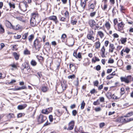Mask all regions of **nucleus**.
<instances>
[{"instance_id": "obj_1", "label": "nucleus", "mask_w": 133, "mask_h": 133, "mask_svg": "<svg viewBox=\"0 0 133 133\" xmlns=\"http://www.w3.org/2000/svg\"><path fill=\"white\" fill-rule=\"evenodd\" d=\"M113 22L115 30L121 32L123 31L125 24L122 19L115 18L113 20Z\"/></svg>"}, {"instance_id": "obj_2", "label": "nucleus", "mask_w": 133, "mask_h": 133, "mask_svg": "<svg viewBox=\"0 0 133 133\" xmlns=\"http://www.w3.org/2000/svg\"><path fill=\"white\" fill-rule=\"evenodd\" d=\"M21 69L22 73L26 74L27 72L30 73L33 72L32 68H30L28 61L25 62L22 65Z\"/></svg>"}, {"instance_id": "obj_3", "label": "nucleus", "mask_w": 133, "mask_h": 133, "mask_svg": "<svg viewBox=\"0 0 133 133\" xmlns=\"http://www.w3.org/2000/svg\"><path fill=\"white\" fill-rule=\"evenodd\" d=\"M64 110L62 108L56 109L54 112L55 123H57L61 120L60 117L62 115L64 112Z\"/></svg>"}, {"instance_id": "obj_4", "label": "nucleus", "mask_w": 133, "mask_h": 133, "mask_svg": "<svg viewBox=\"0 0 133 133\" xmlns=\"http://www.w3.org/2000/svg\"><path fill=\"white\" fill-rule=\"evenodd\" d=\"M61 85L62 88V90L59 88H57L56 89L57 92L58 94H60L64 92L68 87L66 82L64 81L61 82Z\"/></svg>"}, {"instance_id": "obj_5", "label": "nucleus", "mask_w": 133, "mask_h": 133, "mask_svg": "<svg viewBox=\"0 0 133 133\" xmlns=\"http://www.w3.org/2000/svg\"><path fill=\"white\" fill-rule=\"evenodd\" d=\"M28 7L27 2L25 1H24L20 2L19 4V9L23 12L26 11L27 10V7Z\"/></svg>"}, {"instance_id": "obj_6", "label": "nucleus", "mask_w": 133, "mask_h": 133, "mask_svg": "<svg viewBox=\"0 0 133 133\" xmlns=\"http://www.w3.org/2000/svg\"><path fill=\"white\" fill-rule=\"evenodd\" d=\"M41 44L40 42H34L32 48L34 52H37L40 50L41 47Z\"/></svg>"}, {"instance_id": "obj_7", "label": "nucleus", "mask_w": 133, "mask_h": 133, "mask_svg": "<svg viewBox=\"0 0 133 133\" xmlns=\"http://www.w3.org/2000/svg\"><path fill=\"white\" fill-rule=\"evenodd\" d=\"M46 119V117L42 114H40L39 115H38L36 118L37 122L39 124L43 123Z\"/></svg>"}, {"instance_id": "obj_8", "label": "nucleus", "mask_w": 133, "mask_h": 133, "mask_svg": "<svg viewBox=\"0 0 133 133\" xmlns=\"http://www.w3.org/2000/svg\"><path fill=\"white\" fill-rule=\"evenodd\" d=\"M120 79L122 82H124L128 84L131 81L132 76L128 75L126 77H121Z\"/></svg>"}, {"instance_id": "obj_9", "label": "nucleus", "mask_w": 133, "mask_h": 133, "mask_svg": "<svg viewBox=\"0 0 133 133\" xmlns=\"http://www.w3.org/2000/svg\"><path fill=\"white\" fill-rule=\"evenodd\" d=\"M93 31H90L89 33L87 35V38L89 40H90L94 42L95 41H96V42H99V39L98 37L96 38V39L95 40V38L94 36H93Z\"/></svg>"}, {"instance_id": "obj_10", "label": "nucleus", "mask_w": 133, "mask_h": 133, "mask_svg": "<svg viewBox=\"0 0 133 133\" xmlns=\"http://www.w3.org/2000/svg\"><path fill=\"white\" fill-rule=\"evenodd\" d=\"M97 2L96 0H95L93 3H89L88 6V10L89 11H93L95 8Z\"/></svg>"}, {"instance_id": "obj_11", "label": "nucleus", "mask_w": 133, "mask_h": 133, "mask_svg": "<svg viewBox=\"0 0 133 133\" xmlns=\"http://www.w3.org/2000/svg\"><path fill=\"white\" fill-rule=\"evenodd\" d=\"M48 19L49 20L53 21L55 22L56 24H57V23H58V21L57 19V17L55 16H51L48 17L46 18L43 19V21H46Z\"/></svg>"}, {"instance_id": "obj_12", "label": "nucleus", "mask_w": 133, "mask_h": 133, "mask_svg": "<svg viewBox=\"0 0 133 133\" xmlns=\"http://www.w3.org/2000/svg\"><path fill=\"white\" fill-rule=\"evenodd\" d=\"M133 120V118H128L126 116L121 117L120 118V121L122 123H126Z\"/></svg>"}, {"instance_id": "obj_13", "label": "nucleus", "mask_w": 133, "mask_h": 133, "mask_svg": "<svg viewBox=\"0 0 133 133\" xmlns=\"http://www.w3.org/2000/svg\"><path fill=\"white\" fill-rule=\"evenodd\" d=\"M69 67L70 69L72 72H76L78 68V67L76 65V64L72 62L70 63Z\"/></svg>"}, {"instance_id": "obj_14", "label": "nucleus", "mask_w": 133, "mask_h": 133, "mask_svg": "<svg viewBox=\"0 0 133 133\" xmlns=\"http://www.w3.org/2000/svg\"><path fill=\"white\" fill-rule=\"evenodd\" d=\"M75 124V121L74 120L71 121L68 124V130H71L73 129Z\"/></svg>"}, {"instance_id": "obj_15", "label": "nucleus", "mask_w": 133, "mask_h": 133, "mask_svg": "<svg viewBox=\"0 0 133 133\" xmlns=\"http://www.w3.org/2000/svg\"><path fill=\"white\" fill-rule=\"evenodd\" d=\"M9 66L12 68L11 69L12 70H14L15 69H17L19 67V64L18 62L15 63L14 62L12 64H10Z\"/></svg>"}, {"instance_id": "obj_16", "label": "nucleus", "mask_w": 133, "mask_h": 133, "mask_svg": "<svg viewBox=\"0 0 133 133\" xmlns=\"http://www.w3.org/2000/svg\"><path fill=\"white\" fill-rule=\"evenodd\" d=\"M77 49L74 50L73 54L74 56L76 58L82 59V57L81 55V53L80 52H78L77 54Z\"/></svg>"}, {"instance_id": "obj_17", "label": "nucleus", "mask_w": 133, "mask_h": 133, "mask_svg": "<svg viewBox=\"0 0 133 133\" xmlns=\"http://www.w3.org/2000/svg\"><path fill=\"white\" fill-rule=\"evenodd\" d=\"M78 17H75L74 16H73L71 17V23L73 25H76L77 23Z\"/></svg>"}, {"instance_id": "obj_18", "label": "nucleus", "mask_w": 133, "mask_h": 133, "mask_svg": "<svg viewBox=\"0 0 133 133\" xmlns=\"http://www.w3.org/2000/svg\"><path fill=\"white\" fill-rule=\"evenodd\" d=\"M88 24L90 27L93 29L94 26L96 25V22L94 19H91L89 20Z\"/></svg>"}, {"instance_id": "obj_19", "label": "nucleus", "mask_w": 133, "mask_h": 133, "mask_svg": "<svg viewBox=\"0 0 133 133\" xmlns=\"http://www.w3.org/2000/svg\"><path fill=\"white\" fill-rule=\"evenodd\" d=\"M41 90L43 92H46L48 90L49 88L47 86V84H46L41 86L40 88Z\"/></svg>"}, {"instance_id": "obj_20", "label": "nucleus", "mask_w": 133, "mask_h": 133, "mask_svg": "<svg viewBox=\"0 0 133 133\" xmlns=\"http://www.w3.org/2000/svg\"><path fill=\"white\" fill-rule=\"evenodd\" d=\"M6 25L8 28H9L10 29H12L14 30H18L19 29L15 28L14 26H13L11 23L7 21L6 23Z\"/></svg>"}, {"instance_id": "obj_21", "label": "nucleus", "mask_w": 133, "mask_h": 133, "mask_svg": "<svg viewBox=\"0 0 133 133\" xmlns=\"http://www.w3.org/2000/svg\"><path fill=\"white\" fill-rule=\"evenodd\" d=\"M52 22L51 21L48 20L46 22V23L44 24V26L46 29V28L50 29V26L52 24Z\"/></svg>"}, {"instance_id": "obj_22", "label": "nucleus", "mask_w": 133, "mask_h": 133, "mask_svg": "<svg viewBox=\"0 0 133 133\" xmlns=\"http://www.w3.org/2000/svg\"><path fill=\"white\" fill-rule=\"evenodd\" d=\"M119 7L120 11L122 13L125 14L127 11V9L125 8L124 6L122 5H120Z\"/></svg>"}, {"instance_id": "obj_23", "label": "nucleus", "mask_w": 133, "mask_h": 133, "mask_svg": "<svg viewBox=\"0 0 133 133\" xmlns=\"http://www.w3.org/2000/svg\"><path fill=\"white\" fill-rule=\"evenodd\" d=\"M36 57L38 59V61L41 63H43L44 61V58L41 56L37 55Z\"/></svg>"}, {"instance_id": "obj_24", "label": "nucleus", "mask_w": 133, "mask_h": 133, "mask_svg": "<svg viewBox=\"0 0 133 133\" xmlns=\"http://www.w3.org/2000/svg\"><path fill=\"white\" fill-rule=\"evenodd\" d=\"M12 55L16 60L19 59L20 56L19 54H18L16 52H14L12 53Z\"/></svg>"}, {"instance_id": "obj_25", "label": "nucleus", "mask_w": 133, "mask_h": 133, "mask_svg": "<svg viewBox=\"0 0 133 133\" xmlns=\"http://www.w3.org/2000/svg\"><path fill=\"white\" fill-rule=\"evenodd\" d=\"M28 35L29 32H28L25 33L23 35L22 37V39L25 41H27V39H28Z\"/></svg>"}, {"instance_id": "obj_26", "label": "nucleus", "mask_w": 133, "mask_h": 133, "mask_svg": "<svg viewBox=\"0 0 133 133\" xmlns=\"http://www.w3.org/2000/svg\"><path fill=\"white\" fill-rule=\"evenodd\" d=\"M105 26L108 30H110L111 27V25L109 21L105 22Z\"/></svg>"}, {"instance_id": "obj_27", "label": "nucleus", "mask_w": 133, "mask_h": 133, "mask_svg": "<svg viewBox=\"0 0 133 133\" xmlns=\"http://www.w3.org/2000/svg\"><path fill=\"white\" fill-rule=\"evenodd\" d=\"M38 15L39 14L38 12L37 11H34L31 14L32 18L35 19L36 17H38Z\"/></svg>"}, {"instance_id": "obj_28", "label": "nucleus", "mask_w": 133, "mask_h": 133, "mask_svg": "<svg viewBox=\"0 0 133 133\" xmlns=\"http://www.w3.org/2000/svg\"><path fill=\"white\" fill-rule=\"evenodd\" d=\"M105 50L104 46H103L101 50V57H106L105 55Z\"/></svg>"}, {"instance_id": "obj_29", "label": "nucleus", "mask_w": 133, "mask_h": 133, "mask_svg": "<svg viewBox=\"0 0 133 133\" xmlns=\"http://www.w3.org/2000/svg\"><path fill=\"white\" fill-rule=\"evenodd\" d=\"M109 51L110 52L112 53L114 51V50L115 49V47L113 44H111L109 46Z\"/></svg>"}, {"instance_id": "obj_30", "label": "nucleus", "mask_w": 133, "mask_h": 133, "mask_svg": "<svg viewBox=\"0 0 133 133\" xmlns=\"http://www.w3.org/2000/svg\"><path fill=\"white\" fill-rule=\"evenodd\" d=\"M35 38V34H32L28 36V40L29 42H32Z\"/></svg>"}, {"instance_id": "obj_31", "label": "nucleus", "mask_w": 133, "mask_h": 133, "mask_svg": "<svg viewBox=\"0 0 133 133\" xmlns=\"http://www.w3.org/2000/svg\"><path fill=\"white\" fill-rule=\"evenodd\" d=\"M16 82V79H13L11 80L10 82H7L6 84L9 85H15Z\"/></svg>"}, {"instance_id": "obj_32", "label": "nucleus", "mask_w": 133, "mask_h": 133, "mask_svg": "<svg viewBox=\"0 0 133 133\" xmlns=\"http://www.w3.org/2000/svg\"><path fill=\"white\" fill-rule=\"evenodd\" d=\"M59 20L62 22L68 23L69 21V19L65 17H62L59 19Z\"/></svg>"}, {"instance_id": "obj_33", "label": "nucleus", "mask_w": 133, "mask_h": 133, "mask_svg": "<svg viewBox=\"0 0 133 133\" xmlns=\"http://www.w3.org/2000/svg\"><path fill=\"white\" fill-rule=\"evenodd\" d=\"M61 39L62 42L67 41V35L65 34H63L61 36Z\"/></svg>"}, {"instance_id": "obj_34", "label": "nucleus", "mask_w": 133, "mask_h": 133, "mask_svg": "<svg viewBox=\"0 0 133 133\" xmlns=\"http://www.w3.org/2000/svg\"><path fill=\"white\" fill-rule=\"evenodd\" d=\"M27 106L26 104L23 105H19L17 107V109L19 110H21L25 109Z\"/></svg>"}, {"instance_id": "obj_35", "label": "nucleus", "mask_w": 133, "mask_h": 133, "mask_svg": "<svg viewBox=\"0 0 133 133\" xmlns=\"http://www.w3.org/2000/svg\"><path fill=\"white\" fill-rule=\"evenodd\" d=\"M86 3L83 0H81L80 5L83 9H85L86 6Z\"/></svg>"}, {"instance_id": "obj_36", "label": "nucleus", "mask_w": 133, "mask_h": 133, "mask_svg": "<svg viewBox=\"0 0 133 133\" xmlns=\"http://www.w3.org/2000/svg\"><path fill=\"white\" fill-rule=\"evenodd\" d=\"M31 25L32 27H34L36 25V22L35 19H31L30 21Z\"/></svg>"}, {"instance_id": "obj_37", "label": "nucleus", "mask_w": 133, "mask_h": 133, "mask_svg": "<svg viewBox=\"0 0 133 133\" xmlns=\"http://www.w3.org/2000/svg\"><path fill=\"white\" fill-rule=\"evenodd\" d=\"M8 4L11 9H14L15 8V4L10 2H8Z\"/></svg>"}, {"instance_id": "obj_38", "label": "nucleus", "mask_w": 133, "mask_h": 133, "mask_svg": "<svg viewBox=\"0 0 133 133\" xmlns=\"http://www.w3.org/2000/svg\"><path fill=\"white\" fill-rule=\"evenodd\" d=\"M100 59L96 56H95L91 59V62L92 63H95L96 62H99Z\"/></svg>"}, {"instance_id": "obj_39", "label": "nucleus", "mask_w": 133, "mask_h": 133, "mask_svg": "<svg viewBox=\"0 0 133 133\" xmlns=\"http://www.w3.org/2000/svg\"><path fill=\"white\" fill-rule=\"evenodd\" d=\"M108 4H103L101 5V7L103 10H106L108 8Z\"/></svg>"}, {"instance_id": "obj_40", "label": "nucleus", "mask_w": 133, "mask_h": 133, "mask_svg": "<svg viewBox=\"0 0 133 133\" xmlns=\"http://www.w3.org/2000/svg\"><path fill=\"white\" fill-rule=\"evenodd\" d=\"M30 64L32 66H35L37 65V63L35 60L32 59L30 62Z\"/></svg>"}, {"instance_id": "obj_41", "label": "nucleus", "mask_w": 133, "mask_h": 133, "mask_svg": "<svg viewBox=\"0 0 133 133\" xmlns=\"http://www.w3.org/2000/svg\"><path fill=\"white\" fill-rule=\"evenodd\" d=\"M97 34L101 38H102L104 37V34L103 32L101 31H99L97 32Z\"/></svg>"}, {"instance_id": "obj_42", "label": "nucleus", "mask_w": 133, "mask_h": 133, "mask_svg": "<svg viewBox=\"0 0 133 133\" xmlns=\"http://www.w3.org/2000/svg\"><path fill=\"white\" fill-rule=\"evenodd\" d=\"M24 54L25 55H30V52L27 48H26L23 52Z\"/></svg>"}, {"instance_id": "obj_43", "label": "nucleus", "mask_w": 133, "mask_h": 133, "mask_svg": "<svg viewBox=\"0 0 133 133\" xmlns=\"http://www.w3.org/2000/svg\"><path fill=\"white\" fill-rule=\"evenodd\" d=\"M64 14L65 17L69 19L70 15L69 11L67 10L66 11Z\"/></svg>"}, {"instance_id": "obj_44", "label": "nucleus", "mask_w": 133, "mask_h": 133, "mask_svg": "<svg viewBox=\"0 0 133 133\" xmlns=\"http://www.w3.org/2000/svg\"><path fill=\"white\" fill-rule=\"evenodd\" d=\"M101 43L100 42H96L95 44V48L96 49H99Z\"/></svg>"}, {"instance_id": "obj_45", "label": "nucleus", "mask_w": 133, "mask_h": 133, "mask_svg": "<svg viewBox=\"0 0 133 133\" xmlns=\"http://www.w3.org/2000/svg\"><path fill=\"white\" fill-rule=\"evenodd\" d=\"M127 38H118L117 40L118 42H126L127 41Z\"/></svg>"}, {"instance_id": "obj_46", "label": "nucleus", "mask_w": 133, "mask_h": 133, "mask_svg": "<svg viewBox=\"0 0 133 133\" xmlns=\"http://www.w3.org/2000/svg\"><path fill=\"white\" fill-rule=\"evenodd\" d=\"M98 92L97 91L95 88H93L90 91V93L91 94H94L97 93Z\"/></svg>"}, {"instance_id": "obj_47", "label": "nucleus", "mask_w": 133, "mask_h": 133, "mask_svg": "<svg viewBox=\"0 0 133 133\" xmlns=\"http://www.w3.org/2000/svg\"><path fill=\"white\" fill-rule=\"evenodd\" d=\"M49 118L50 121L51 122H52L54 120L55 121V117L54 118L53 117V116L52 115H50L49 116Z\"/></svg>"}, {"instance_id": "obj_48", "label": "nucleus", "mask_w": 133, "mask_h": 133, "mask_svg": "<svg viewBox=\"0 0 133 133\" xmlns=\"http://www.w3.org/2000/svg\"><path fill=\"white\" fill-rule=\"evenodd\" d=\"M44 46V48L46 49L50 48V45H49V42H47L45 43Z\"/></svg>"}, {"instance_id": "obj_49", "label": "nucleus", "mask_w": 133, "mask_h": 133, "mask_svg": "<svg viewBox=\"0 0 133 133\" xmlns=\"http://www.w3.org/2000/svg\"><path fill=\"white\" fill-rule=\"evenodd\" d=\"M121 91L120 92V94L121 96H122L125 93V89L124 88L122 87L120 89Z\"/></svg>"}, {"instance_id": "obj_50", "label": "nucleus", "mask_w": 133, "mask_h": 133, "mask_svg": "<svg viewBox=\"0 0 133 133\" xmlns=\"http://www.w3.org/2000/svg\"><path fill=\"white\" fill-rule=\"evenodd\" d=\"M76 78L75 75L74 74H72V75L69 76H68V78L69 79H74Z\"/></svg>"}, {"instance_id": "obj_51", "label": "nucleus", "mask_w": 133, "mask_h": 133, "mask_svg": "<svg viewBox=\"0 0 133 133\" xmlns=\"http://www.w3.org/2000/svg\"><path fill=\"white\" fill-rule=\"evenodd\" d=\"M41 112L47 115L49 114V112L46 109H43L42 110Z\"/></svg>"}, {"instance_id": "obj_52", "label": "nucleus", "mask_w": 133, "mask_h": 133, "mask_svg": "<svg viewBox=\"0 0 133 133\" xmlns=\"http://www.w3.org/2000/svg\"><path fill=\"white\" fill-rule=\"evenodd\" d=\"M85 105V103L84 101H83L81 104V109L82 110L84 108Z\"/></svg>"}, {"instance_id": "obj_53", "label": "nucleus", "mask_w": 133, "mask_h": 133, "mask_svg": "<svg viewBox=\"0 0 133 133\" xmlns=\"http://www.w3.org/2000/svg\"><path fill=\"white\" fill-rule=\"evenodd\" d=\"M25 115V114L24 113H20L17 114V117L18 118H19L21 117L22 116H24Z\"/></svg>"}, {"instance_id": "obj_54", "label": "nucleus", "mask_w": 133, "mask_h": 133, "mask_svg": "<svg viewBox=\"0 0 133 133\" xmlns=\"http://www.w3.org/2000/svg\"><path fill=\"white\" fill-rule=\"evenodd\" d=\"M101 67L99 65H98L94 67V69L97 71H99L101 69Z\"/></svg>"}, {"instance_id": "obj_55", "label": "nucleus", "mask_w": 133, "mask_h": 133, "mask_svg": "<svg viewBox=\"0 0 133 133\" xmlns=\"http://www.w3.org/2000/svg\"><path fill=\"white\" fill-rule=\"evenodd\" d=\"M96 13V11H94L92 12H91L90 14V16L91 17H93L95 16Z\"/></svg>"}, {"instance_id": "obj_56", "label": "nucleus", "mask_w": 133, "mask_h": 133, "mask_svg": "<svg viewBox=\"0 0 133 133\" xmlns=\"http://www.w3.org/2000/svg\"><path fill=\"white\" fill-rule=\"evenodd\" d=\"M0 31L2 33H4L5 32L4 29L1 24H0Z\"/></svg>"}, {"instance_id": "obj_57", "label": "nucleus", "mask_w": 133, "mask_h": 133, "mask_svg": "<svg viewBox=\"0 0 133 133\" xmlns=\"http://www.w3.org/2000/svg\"><path fill=\"white\" fill-rule=\"evenodd\" d=\"M93 84L94 86L98 87L99 82L97 80H96L93 82Z\"/></svg>"}, {"instance_id": "obj_58", "label": "nucleus", "mask_w": 133, "mask_h": 133, "mask_svg": "<svg viewBox=\"0 0 133 133\" xmlns=\"http://www.w3.org/2000/svg\"><path fill=\"white\" fill-rule=\"evenodd\" d=\"M124 52H125L127 54H128L129 53L130 50V49L128 47H126L124 49Z\"/></svg>"}, {"instance_id": "obj_59", "label": "nucleus", "mask_w": 133, "mask_h": 133, "mask_svg": "<svg viewBox=\"0 0 133 133\" xmlns=\"http://www.w3.org/2000/svg\"><path fill=\"white\" fill-rule=\"evenodd\" d=\"M104 84H103L99 86H98V90H101L104 87Z\"/></svg>"}, {"instance_id": "obj_60", "label": "nucleus", "mask_w": 133, "mask_h": 133, "mask_svg": "<svg viewBox=\"0 0 133 133\" xmlns=\"http://www.w3.org/2000/svg\"><path fill=\"white\" fill-rule=\"evenodd\" d=\"M77 113L78 112L76 110H74L72 111V115L74 116H75Z\"/></svg>"}, {"instance_id": "obj_61", "label": "nucleus", "mask_w": 133, "mask_h": 133, "mask_svg": "<svg viewBox=\"0 0 133 133\" xmlns=\"http://www.w3.org/2000/svg\"><path fill=\"white\" fill-rule=\"evenodd\" d=\"M100 103L99 102L98 99L96 101H94L93 103V104L94 105H96L100 104Z\"/></svg>"}, {"instance_id": "obj_62", "label": "nucleus", "mask_w": 133, "mask_h": 133, "mask_svg": "<svg viewBox=\"0 0 133 133\" xmlns=\"http://www.w3.org/2000/svg\"><path fill=\"white\" fill-rule=\"evenodd\" d=\"M114 77L111 75L110 74H109L106 77V79L107 80L113 78Z\"/></svg>"}, {"instance_id": "obj_63", "label": "nucleus", "mask_w": 133, "mask_h": 133, "mask_svg": "<svg viewBox=\"0 0 133 133\" xmlns=\"http://www.w3.org/2000/svg\"><path fill=\"white\" fill-rule=\"evenodd\" d=\"M112 98L114 99H117L119 98H118V97L115 94H114L112 95Z\"/></svg>"}, {"instance_id": "obj_64", "label": "nucleus", "mask_w": 133, "mask_h": 133, "mask_svg": "<svg viewBox=\"0 0 133 133\" xmlns=\"http://www.w3.org/2000/svg\"><path fill=\"white\" fill-rule=\"evenodd\" d=\"M133 115V111H131L127 114L126 116L128 117H130Z\"/></svg>"}]
</instances>
